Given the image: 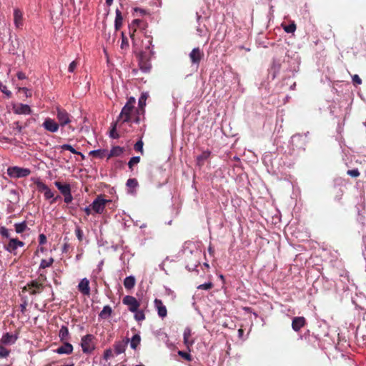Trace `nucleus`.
Instances as JSON below:
<instances>
[{"label": "nucleus", "mask_w": 366, "mask_h": 366, "mask_svg": "<svg viewBox=\"0 0 366 366\" xmlns=\"http://www.w3.org/2000/svg\"><path fill=\"white\" fill-rule=\"evenodd\" d=\"M110 202L111 201L109 199H104L102 195H98L90 207L94 213L102 214L105 209L107 204Z\"/></svg>", "instance_id": "obj_1"}, {"label": "nucleus", "mask_w": 366, "mask_h": 366, "mask_svg": "<svg viewBox=\"0 0 366 366\" xmlns=\"http://www.w3.org/2000/svg\"><path fill=\"white\" fill-rule=\"evenodd\" d=\"M7 174L10 177L23 178L28 177L31 174V170L28 168H21L19 167H10L7 169Z\"/></svg>", "instance_id": "obj_2"}, {"label": "nucleus", "mask_w": 366, "mask_h": 366, "mask_svg": "<svg viewBox=\"0 0 366 366\" xmlns=\"http://www.w3.org/2000/svg\"><path fill=\"white\" fill-rule=\"evenodd\" d=\"M94 336L91 334L81 337V346L84 353H91L95 348L94 343Z\"/></svg>", "instance_id": "obj_3"}, {"label": "nucleus", "mask_w": 366, "mask_h": 366, "mask_svg": "<svg viewBox=\"0 0 366 366\" xmlns=\"http://www.w3.org/2000/svg\"><path fill=\"white\" fill-rule=\"evenodd\" d=\"M56 119L58 120V124L59 127H64L66 125L69 124L71 120V116L64 109L61 107H56Z\"/></svg>", "instance_id": "obj_4"}, {"label": "nucleus", "mask_w": 366, "mask_h": 366, "mask_svg": "<svg viewBox=\"0 0 366 366\" xmlns=\"http://www.w3.org/2000/svg\"><path fill=\"white\" fill-rule=\"evenodd\" d=\"M134 109H132L129 106H124L122 108L117 121H122V123H131L132 122V113Z\"/></svg>", "instance_id": "obj_5"}, {"label": "nucleus", "mask_w": 366, "mask_h": 366, "mask_svg": "<svg viewBox=\"0 0 366 366\" xmlns=\"http://www.w3.org/2000/svg\"><path fill=\"white\" fill-rule=\"evenodd\" d=\"M189 59L193 65L199 67V63L204 57V52L199 47L194 48L189 53Z\"/></svg>", "instance_id": "obj_6"}, {"label": "nucleus", "mask_w": 366, "mask_h": 366, "mask_svg": "<svg viewBox=\"0 0 366 366\" xmlns=\"http://www.w3.org/2000/svg\"><path fill=\"white\" fill-rule=\"evenodd\" d=\"M122 302L128 307L129 310L132 312H137L140 306L137 300L134 297L130 295L125 296L122 300Z\"/></svg>", "instance_id": "obj_7"}, {"label": "nucleus", "mask_w": 366, "mask_h": 366, "mask_svg": "<svg viewBox=\"0 0 366 366\" xmlns=\"http://www.w3.org/2000/svg\"><path fill=\"white\" fill-rule=\"evenodd\" d=\"M44 129L49 132L55 133L59 129V124L54 119L47 117L42 124Z\"/></svg>", "instance_id": "obj_8"}, {"label": "nucleus", "mask_w": 366, "mask_h": 366, "mask_svg": "<svg viewBox=\"0 0 366 366\" xmlns=\"http://www.w3.org/2000/svg\"><path fill=\"white\" fill-rule=\"evenodd\" d=\"M29 290H30L31 295H36L42 292L44 288L43 283L39 282L37 280H31L28 282Z\"/></svg>", "instance_id": "obj_9"}, {"label": "nucleus", "mask_w": 366, "mask_h": 366, "mask_svg": "<svg viewBox=\"0 0 366 366\" xmlns=\"http://www.w3.org/2000/svg\"><path fill=\"white\" fill-rule=\"evenodd\" d=\"M24 245V243L22 241L19 240L17 238H10L8 244H4V247L6 251L12 253L14 252L19 247H21Z\"/></svg>", "instance_id": "obj_10"}, {"label": "nucleus", "mask_w": 366, "mask_h": 366, "mask_svg": "<svg viewBox=\"0 0 366 366\" xmlns=\"http://www.w3.org/2000/svg\"><path fill=\"white\" fill-rule=\"evenodd\" d=\"M79 291L84 295H90L89 281L87 278H83L78 286Z\"/></svg>", "instance_id": "obj_11"}, {"label": "nucleus", "mask_w": 366, "mask_h": 366, "mask_svg": "<svg viewBox=\"0 0 366 366\" xmlns=\"http://www.w3.org/2000/svg\"><path fill=\"white\" fill-rule=\"evenodd\" d=\"M143 24V21L141 19H134L130 24H129V34L131 39H133L134 36V34L137 31L138 28L144 29L142 27V24Z\"/></svg>", "instance_id": "obj_12"}, {"label": "nucleus", "mask_w": 366, "mask_h": 366, "mask_svg": "<svg viewBox=\"0 0 366 366\" xmlns=\"http://www.w3.org/2000/svg\"><path fill=\"white\" fill-rule=\"evenodd\" d=\"M306 325L304 317H295L292 319V327L295 332H298Z\"/></svg>", "instance_id": "obj_13"}, {"label": "nucleus", "mask_w": 366, "mask_h": 366, "mask_svg": "<svg viewBox=\"0 0 366 366\" xmlns=\"http://www.w3.org/2000/svg\"><path fill=\"white\" fill-rule=\"evenodd\" d=\"M129 339L127 338L125 340L116 342L114 345V352L117 355H120L124 352Z\"/></svg>", "instance_id": "obj_14"}, {"label": "nucleus", "mask_w": 366, "mask_h": 366, "mask_svg": "<svg viewBox=\"0 0 366 366\" xmlns=\"http://www.w3.org/2000/svg\"><path fill=\"white\" fill-rule=\"evenodd\" d=\"M14 21L16 28L23 26V12L18 8L14 10Z\"/></svg>", "instance_id": "obj_15"}, {"label": "nucleus", "mask_w": 366, "mask_h": 366, "mask_svg": "<svg viewBox=\"0 0 366 366\" xmlns=\"http://www.w3.org/2000/svg\"><path fill=\"white\" fill-rule=\"evenodd\" d=\"M154 302L157 310L158 315L162 318L165 317L167 315V310L163 305L162 301L159 299H155Z\"/></svg>", "instance_id": "obj_16"}, {"label": "nucleus", "mask_w": 366, "mask_h": 366, "mask_svg": "<svg viewBox=\"0 0 366 366\" xmlns=\"http://www.w3.org/2000/svg\"><path fill=\"white\" fill-rule=\"evenodd\" d=\"M14 113L18 114H29L31 112L30 107L27 104H19L14 107Z\"/></svg>", "instance_id": "obj_17"}, {"label": "nucleus", "mask_w": 366, "mask_h": 366, "mask_svg": "<svg viewBox=\"0 0 366 366\" xmlns=\"http://www.w3.org/2000/svg\"><path fill=\"white\" fill-rule=\"evenodd\" d=\"M73 351V346L69 342H64L61 346L59 347L56 350V352L58 354H66L69 355Z\"/></svg>", "instance_id": "obj_18"}, {"label": "nucleus", "mask_w": 366, "mask_h": 366, "mask_svg": "<svg viewBox=\"0 0 366 366\" xmlns=\"http://www.w3.org/2000/svg\"><path fill=\"white\" fill-rule=\"evenodd\" d=\"M54 185L58 188L62 195L71 192L69 184H62L61 182L56 181L54 182Z\"/></svg>", "instance_id": "obj_19"}, {"label": "nucleus", "mask_w": 366, "mask_h": 366, "mask_svg": "<svg viewBox=\"0 0 366 366\" xmlns=\"http://www.w3.org/2000/svg\"><path fill=\"white\" fill-rule=\"evenodd\" d=\"M17 339H18L17 335H11L9 332H6L2 336L1 342L5 345L14 344L16 341Z\"/></svg>", "instance_id": "obj_20"}, {"label": "nucleus", "mask_w": 366, "mask_h": 366, "mask_svg": "<svg viewBox=\"0 0 366 366\" xmlns=\"http://www.w3.org/2000/svg\"><path fill=\"white\" fill-rule=\"evenodd\" d=\"M192 335V330L190 328L187 327L184 330L183 333V339H184V344L186 345L187 348H189L190 346H192L194 344L193 340H190V337Z\"/></svg>", "instance_id": "obj_21"}, {"label": "nucleus", "mask_w": 366, "mask_h": 366, "mask_svg": "<svg viewBox=\"0 0 366 366\" xmlns=\"http://www.w3.org/2000/svg\"><path fill=\"white\" fill-rule=\"evenodd\" d=\"M124 152V148L119 146L113 147L109 153L107 154V159L114 157L121 156Z\"/></svg>", "instance_id": "obj_22"}, {"label": "nucleus", "mask_w": 366, "mask_h": 366, "mask_svg": "<svg viewBox=\"0 0 366 366\" xmlns=\"http://www.w3.org/2000/svg\"><path fill=\"white\" fill-rule=\"evenodd\" d=\"M116 16L114 20V28L116 31H119L123 24V16L119 9H116Z\"/></svg>", "instance_id": "obj_23"}, {"label": "nucleus", "mask_w": 366, "mask_h": 366, "mask_svg": "<svg viewBox=\"0 0 366 366\" xmlns=\"http://www.w3.org/2000/svg\"><path fill=\"white\" fill-rule=\"evenodd\" d=\"M147 94H142L139 99V109L137 110V112L139 114L140 112L142 114L144 113V107L146 106V101L147 99Z\"/></svg>", "instance_id": "obj_24"}, {"label": "nucleus", "mask_w": 366, "mask_h": 366, "mask_svg": "<svg viewBox=\"0 0 366 366\" xmlns=\"http://www.w3.org/2000/svg\"><path fill=\"white\" fill-rule=\"evenodd\" d=\"M112 313V309L109 305H106L103 307L102 310L99 314L101 319L106 320L109 318Z\"/></svg>", "instance_id": "obj_25"}, {"label": "nucleus", "mask_w": 366, "mask_h": 366, "mask_svg": "<svg viewBox=\"0 0 366 366\" xmlns=\"http://www.w3.org/2000/svg\"><path fill=\"white\" fill-rule=\"evenodd\" d=\"M141 337L139 332H136L131 339L130 346L132 349L136 350L138 345L140 344Z\"/></svg>", "instance_id": "obj_26"}, {"label": "nucleus", "mask_w": 366, "mask_h": 366, "mask_svg": "<svg viewBox=\"0 0 366 366\" xmlns=\"http://www.w3.org/2000/svg\"><path fill=\"white\" fill-rule=\"evenodd\" d=\"M14 228L16 233L21 234L28 229L27 223L26 221H23L19 223H15Z\"/></svg>", "instance_id": "obj_27"}, {"label": "nucleus", "mask_w": 366, "mask_h": 366, "mask_svg": "<svg viewBox=\"0 0 366 366\" xmlns=\"http://www.w3.org/2000/svg\"><path fill=\"white\" fill-rule=\"evenodd\" d=\"M107 151L106 149H97L89 152V154L93 157L102 159L106 157Z\"/></svg>", "instance_id": "obj_28"}, {"label": "nucleus", "mask_w": 366, "mask_h": 366, "mask_svg": "<svg viewBox=\"0 0 366 366\" xmlns=\"http://www.w3.org/2000/svg\"><path fill=\"white\" fill-rule=\"evenodd\" d=\"M69 332V329L66 326H61L59 332V337L61 341L66 340L68 339Z\"/></svg>", "instance_id": "obj_29"}, {"label": "nucleus", "mask_w": 366, "mask_h": 366, "mask_svg": "<svg viewBox=\"0 0 366 366\" xmlns=\"http://www.w3.org/2000/svg\"><path fill=\"white\" fill-rule=\"evenodd\" d=\"M124 285L128 290L133 288L135 285V278L132 276L127 277L124 280Z\"/></svg>", "instance_id": "obj_30"}, {"label": "nucleus", "mask_w": 366, "mask_h": 366, "mask_svg": "<svg viewBox=\"0 0 366 366\" xmlns=\"http://www.w3.org/2000/svg\"><path fill=\"white\" fill-rule=\"evenodd\" d=\"M61 148L62 149H64V150H68L69 152H71V153L74 154H78V155H80L81 157V159H84L85 158V156L80 152H77L71 145L70 144H64L63 145L61 146Z\"/></svg>", "instance_id": "obj_31"}, {"label": "nucleus", "mask_w": 366, "mask_h": 366, "mask_svg": "<svg viewBox=\"0 0 366 366\" xmlns=\"http://www.w3.org/2000/svg\"><path fill=\"white\" fill-rule=\"evenodd\" d=\"M34 182L36 184V188L39 192L44 193L46 190H47V189L49 188L45 183H44L39 179H36Z\"/></svg>", "instance_id": "obj_32"}, {"label": "nucleus", "mask_w": 366, "mask_h": 366, "mask_svg": "<svg viewBox=\"0 0 366 366\" xmlns=\"http://www.w3.org/2000/svg\"><path fill=\"white\" fill-rule=\"evenodd\" d=\"M54 259L52 257L49 258L48 259H41L39 269H45L46 267H49L54 263Z\"/></svg>", "instance_id": "obj_33"}, {"label": "nucleus", "mask_w": 366, "mask_h": 366, "mask_svg": "<svg viewBox=\"0 0 366 366\" xmlns=\"http://www.w3.org/2000/svg\"><path fill=\"white\" fill-rule=\"evenodd\" d=\"M122 43H121V49H127L129 48V41L127 36H125L124 32H122Z\"/></svg>", "instance_id": "obj_34"}, {"label": "nucleus", "mask_w": 366, "mask_h": 366, "mask_svg": "<svg viewBox=\"0 0 366 366\" xmlns=\"http://www.w3.org/2000/svg\"><path fill=\"white\" fill-rule=\"evenodd\" d=\"M144 142L142 139L139 140L136 142V144L134 146V149L136 152H140L142 154H144V149H143Z\"/></svg>", "instance_id": "obj_35"}, {"label": "nucleus", "mask_w": 366, "mask_h": 366, "mask_svg": "<svg viewBox=\"0 0 366 366\" xmlns=\"http://www.w3.org/2000/svg\"><path fill=\"white\" fill-rule=\"evenodd\" d=\"M135 312V315H134V319L139 322V321H142L145 319V315L143 312V310H137V312Z\"/></svg>", "instance_id": "obj_36"}, {"label": "nucleus", "mask_w": 366, "mask_h": 366, "mask_svg": "<svg viewBox=\"0 0 366 366\" xmlns=\"http://www.w3.org/2000/svg\"><path fill=\"white\" fill-rule=\"evenodd\" d=\"M283 29L287 33H293L296 30V24H295V22H292L289 25L284 26Z\"/></svg>", "instance_id": "obj_37"}, {"label": "nucleus", "mask_w": 366, "mask_h": 366, "mask_svg": "<svg viewBox=\"0 0 366 366\" xmlns=\"http://www.w3.org/2000/svg\"><path fill=\"white\" fill-rule=\"evenodd\" d=\"M140 162V157H133L130 159V160L128 162V167L132 170L133 168V166L134 164H138Z\"/></svg>", "instance_id": "obj_38"}, {"label": "nucleus", "mask_w": 366, "mask_h": 366, "mask_svg": "<svg viewBox=\"0 0 366 366\" xmlns=\"http://www.w3.org/2000/svg\"><path fill=\"white\" fill-rule=\"evenodd\" d=\"M0 234L4 238L10 239V232L5 227H0Z\"/></svg>", "instance_id": "obj_39"}, {"label": "nucleus", "mask_w": 366, "mask_h": 366, "mask_svg": "<svg viewBox=\"0 0 366 366\" xmlns=\"http://www.w3.org/2000/svg\"><path fill=\"white\" fill-rule=\"evenodd\" d=\"M210 154H211V152L209 151L203 152L202 153V154H200L199 156L197 157V161L199 162H200L202 161L206 160L207 159L209 158V157L210 156Z\"/></svg>", "instance_id": "obj_40"}, {"label": "nucleus", "mask_w": 366, "mask_h": 366, "mask_svg": "<svg viewBox=\"0 0 366 366\" xmlns=\"http://www.w3.org/2000/svg\"><path fill=\"white\" fill-rule=\"evenodd\" d=\"M127 186L129 188H136L138 186V182L136 179H129L127 182Z\"/></svg>", "instance_id": "obj_41"}, {"label": "nucleus", "mask_w": 366, "mask_h": 366, "mask_svg": "<svg viewBox=\"0 0 366 366\" xmlns=\"http://www.w3.org/2000/svg\"><path fill=\"white\" fill-rule=\"evenodd\" d=\"M9 350L5 348L4 346L0 345V357H6L9 355Z\"/></svg>", "instance_id": "obj_42"}, {"label": "nucleus", "mask_w": 366, "mask_h": 366, "mask_svg": "<svg viewBox=\"0 0 366 366\" xmlns=\"http://www.w3.org/2000/svg\"><path fill=\"white\" fill-rule=\"evenodd\" d=\"M75 234H76V236L78 238V239L80 242H81L83 239L84 233H83V231L81 230V229L79 226H77L75 229Z\"/></svg>", "instance_id": "obj_43"}, {"label": "nucleus", "mask_w": 366, "mask_h": 366, "mask_svg": "<svg viewBox=\"0 0 366 366\" xmlns=\"http://www.w3.org/2000/svg\"><path fill=\"white\" fill-rule=\"evenodd\" d=\"M178 355L180 357H182L184 359H185L186 360H187V361H191L192 360V356L188 352L179 350V351H178Z\"/></svg>", "instance_id": "obj_44"}, {"label": "nucleus", "mask_w": 366, "mask_h": 366, "mask_svg": "<svg viewBox=\"0 0 366 366\" xmlns=\"http://www.w3.org/2000/svg\"><path fill=\"white\" fill-rule=\"evenodd\" d=\"M212 287H213L212 283L209 282H207V283L199 285L197 287V289L208 290H210Z\"/></svg>", "instance_id": "obj_45"}, {"label": "nucleus", "mask_w": 366, "mask_h": 366, "mask_svg": "<svg viewBox=\"0 0 366 366\" xmlns=\"http://www.w3.org/2000/svg\"><path fill=\"white\" fill-rule=\"evenodd\" d=\"M79 64V61L77 60H74L72 62L70 63L68 71L71 73L74 72L76 68L77 67Z\"/></svg>", "instance_id": "obj_46"}, {"label": "nucleus", "mask_w": 366, "mask_h": 366, "mask_svg": "<svg viewBox=\"0 0 366 366\" xmlns=\"http://www.w3.org/2000/svg\"><path fill=\"white\" fill-rule=\"evenodd\" d=\"M347 174L352 177H357L360 174L357 169L347 170Z\"/></svg>", "instance_id": "obj_47"}, {"label": "nucleus", "mask_w": 366, "mask_h": 366, "mask_svg": "<svg viewBox=\"0 0 366 366\" xmlns=\"http://www.w3.org/2000/svg\"><path fill=\"white\" fill-rule=\"evenodd\" d=\"M352 79L354 85H360L362 84V79L357 74L353 75Z\"/></svg>", "instance_id": "obj_48"}, {"label": "nucleus", "mask_w": 366, "mask_h": 366, "mask_svg": "<svg viewBox=\"0 0 366 366\" xmlns=\"http://www.w3.org/2000/svg\"><path fill=\"white\" fill-rule=\"evenodd\" d=\"M44 196L46 199H49L54 197V194L51 190L49 188L44 192Z\"/></svg>", "instance_id": "obj_49"}, {"label": "nucleus", "mask_w": 366, "mask_h": 366, "mask_svg": "<svg viewBox=\"0 0 366 366\" xmlns=\"http://www.w3.org/2000/svg\"><path fill=\"white\" fill-rule=\"evenodd\" d=\"M63 196H64V200L65 203L69 204L72 202L73 197H72L71 192H70L67 194H64Z\"/></svg>", "instance_id": "obj_50"}, {"label": "nucleus", "mask_w": 366, "mask_h": 366, "mask_svg": "<svg viewBox=\"0 0 366 366\" xmlns=\"http://www.w3.org/2000/svg\"><path fill=\"white\" fill-rule=\"evenodd\" d=\"M46 235L44 234H40L39 235V244L43 245V244H46Z\"/></svg>", "instance_id": "obj_51"}, {"label": "nucleus", "mask_w": 366, "mask_h": 366, "mask_svg": "<svg viewBox=\"0 0 366 366\" xmlns=\"http://www.w3.org/2000/svg\"><path fill=\"white\" fill-rule=\"evenodd\" d=\"M134 104H135V99L134 97H130L127 102L126 103V104L124 106H129L132 109H134Z\"/></svg>", "instance_id": "obj_52"}, {"label": "nucleus", "mask_w": 366, "mask_h": 366, "mask_svg": "<svg viewBox=\"0 0 366 366\" xmlns=\"http://www.w3.org/2000/svg\"><path fill=\"white\" fill-rule=\"evenodd\" d=\"M14 124L15 125L14 129L15 130H16L18 133H21V131H22V126L20 125L19 122H16L14 123Z\"/></svg>", "instance_id": "obj_53"}, {"label": "nucleus", "mask_w": 366, "mask_h": 366, "mask_svg": "<svg viewBox=\"0 0 366 366\" xmlns=\"http://www.w3.org/2000/svg\"><path fill=\"white\" fill-rule=\"evenodd\" d=\"M104 358L107 360L112 355V352L111 350H107L104 351Z\"/></svg>", "instance_id": "obj_54"}, {"label": "nucleus", "mask_w": 366, "mask_h": 366, "mask_svg": "<svg viewBox=\"0 0 366 366\" xmlns=\"http://www.w3.org/2000/svg\"><path fill=\"white\" fill-rule=\"evenodd\" d=\"M92 207L90 206L86 207H85L84 209V212L86 213V214L87 216H89V215H90L92 214Z\"/></svg>", "instance_id": "obj_55"}, {"label": "nucleus", "mask_w": 366, "mask_h": 366, "mask_svg": "<svg viewBox=\"0 0 366 366\" xmlns=\"http://www.w3.org/2000/svg\"><path fill=\"white\" fill-rule=\"evenodd\" d=\"M17 77L19 79H26V75L24 73L19 71L17 73Z\"/></svg>", "instance_id": "obj_56"}, {"label": "nucleus", "mask_w": 366, "mask_h": 366, "mask_svg": "<svg viewBox=\"0 0 366 366\" xmlns=\"http://www.w3.org/2000/svg\"><path fill=\"white\" fill-rule=\"evenodd\" d=\"M114 126H116V124H115ZM115 129H116V128H115V127H113V129H112L111 130V132H110V136H111L112 138H114V139H116V138H117V137H118V135H117H117H115V134H114V133H115Z\"/></svg>", "instance_id": "obj_57"}, {"label": "nucleus", "mask_w": 366, "mask_h": 366, "mask_svg": "<svg viewBox=\"0 0 366 366\" xmlns=\"http://www.w3.org/2000/svg\"><path fill=\"white\" fill-rule=\"evenodd\" d=\"M134 11H137V12L138 11V12L141 13L142 14H146V11L142 9H140V8H137V7L134 8Z\"/></svg>", "instance_id": "obj_58"}, {"label": "nucleus", "mask_w": 366, "mask_h": 366, "mask_svg": "<svg viewBox=\"0 0 366 366\" xmlns=\"http://www.w3.org/2000/svg\"><path fill=\"white\" fill-rule=\"evenodd\" d=\"M132 122H135L136 124H139V122H140V118L137 115V117H135L134 119L132 118Z\"/></svg>", "instance_id": "obj_59"}, {"label": "nucleus", "mask_w": 366, "mask_h": 366, "mask_svg": "<svg viewBox=\"0 0 366 366\" xmlns=\"http://www.w3.org/2000/svg\"><path fill=\"white\" fill-rule=\"evenodd\" d=\"M208 251L210 254H214V249L211 244L209 246Z\"/></svg>", "instance_id": "obj_60"}, {"label": "nucleus", "mask_w": 366, "mask_h": 366, "mask_svg": "<svg viewBox=\"0 0 366 366\" xmlns=\"http://www.w3.org/2000/svg\"><path fill=\"white\" fill-rule=\"evenodd\" d=\"M60 198V196H56V197H53L51 198L52 199L50 201V204H54L58 199Z\"/></svg>", "instance_id": "obj_61"}, {"label": "nucleus", "mask_w": 366, "mask_h": 366, "mask_svg": "<svg viewBox=\"0 0 366 366\" xmlns=\"http://www.w3.org/2000/svg\"><path fill=\"white\" fill-rule=\"evenodd\" d=\"M1 91L5 93L7 96L11 95V92L6 90V86H4V89H1Z\"/></svg>", "instance_id": "obj_62"}, {"label": "nucleus", "mask_w": 366, "mask_h": 366, "mask_svg": "<svg viewBox=\"0 0 366 366\" xmlns=\"http://www.w3.org/2000/svg\"><path fill=\"white\" fill-rule=\"evenodd\" d=\"M26 303L21 305L20 307H21V310L22 312H24V311L26 310Z\"/></svg>", "instance_id": "obj_63"}, {"label": "nucleus", "mask_w": 366, "mask_h": 366, "mask_svg": "<svg viewBox=\"0 0 366 366\" xmlns=\"http://www.w3.org/2000/svg\"><path fill=\"white\" fill-rule=\"evenodd\" d=\"M22 290H23V292L28 291L30 292L31 290H29L28 283L23 287Z\"/></svg>", "instance_id": "obj_64"}]
</instances>
